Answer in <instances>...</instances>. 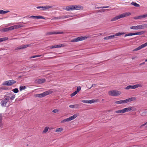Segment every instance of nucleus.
<instances>
[{"instance_id": "obj_16", "label": "nucleus", "mask_w": 147, "mask_h": 147, "mask_svg": "<svg viewBox=\"0 0 147 147\" xmlns=\"http://www.w3.org/2000/svg\"><path fill=\"white\" fill-rule=\"evenodd\" d=\"M6 100V99H4L1 101V104L2 106L3 107H5L6 106V104L8 102Z\"/></svg>"}, {"instance_id": "obj_43", "label": "nucleus", "mask_w": 147, "mask_h": 147, "mask_svg": "<svg viewBox=\"0 0 147 147\" xmlns=\"http://www.w3.org/2000/svg\"><path fill=\"white\" fill-rule=\"evenodd\" d=\"M38 67L37 64H34L30 68L32 69H34L35 68H36Z\"/></svg>"}, {"instance_id": "obj_41", "label": "nucleus", "mask_w": 147, "mask_h": 147, "mask_svg": "<svg viewBox=\"0 0 147 147\" xmlns=\"http://www.w3.org/2000/svg\"><path fill=\"white\" fill-rule=\"evenodd\" d=\"M59 48L58 45H55L54 46H52L50 47V48L51 49L55 48Z\"/></svg>"}, {"instance_id": "obj_53", "label": "nucleus", "mask_w": 147, "mask_h": 147, "mask_svg": "<svg viewBox=\"0 0 147 147\" xmlns=\"http://www.w3.org/2000/svg\"><path fill=\"white\" fill-rule=\"evenodd\" d=\"M69 107L70 108H74V105H71L69 106Z\"/></svg>"}, {"instance_id": "obj_28", "label": "nucleus", "mask_w": 147, "mask_h": 147, "mask_svg": "<svg viewBox=\"0 0 147 147\" xmlns=\"http://www.w3.org/2000/svg\"><path fill=\"white\" fill-rule=\"evenodd\" d=\"M52 7V6H51L50 5H46L45 6H44V11L46 10L47 9H48L49 8H51Z\"/></svg>"}, {"instance_id": "obj_55", "label": "nucleus", "mask_w": 147, "mask_h": 147, "mask_svg": "<svg viewBox=\"0 0 147 147\" xmlns=\"http://www.w3.org/2000/svg\"><path fill=\"white\" fill-rule=\"evenodd\" d=\"M109 7V6H101V8H108Z\"/></svg>"}, {"instance_id": "obj_45", "label": "nucleus", "mask_w": 147, "mask_h": 147, "mask_svg": "<svg viewBox=\"0 0 147 147\" xmlns=\"http://www.w3.org/2000/svg\"><path fill=\"white\" fill-rule=\"evenodd\" d=\"M81 89V87L80 86H78L77 88V90L76 91L77 92H79V91Z\"/></svg>"}, {"instance_id": "obj_37", "label": "nucleus", "mask_w": 147, "mask_h": 147, "mask_svg": "<svg viewBox=\"0 0 147 147\" xmlns=\"http://www.w3.org/2000/svg\"><path fill=\"white\" fill-rule=\"evenodd\" d=\"M8 28L9 31L11 30H13L15 29L14 26H13L9 27Z\"/></svg>"}, {"instance_id": "obj_50", "label": "nucleus", "mask_w": 147, "mask_h": 147, "mask_svg": "<svg viewBox=\"0 0 147 147\" xmlns=\"http://www.w3.org/2000/svg\"><path fill=\"white\" fill-rule=\"evenodd\" d=\"M122 101H123V104L126 103L128 102V101H127V99H126V100H122Z\"/></svg>"}, {"instance_id": "obj_21", "label": "nucleus", "mask_w": 147, "mask_h": 147, "mask_svg": "<svg viewBox=\"0 0 147 147\" xmlns=\"http://www.w3.org/2000/svg\"><path fill=\"white\" fill-rule=\"evenodd\" d=\"M115 112L116 113H125L124 109H123L119 110L117 111H115Z\"/></svg>"}, {"instance_id": "obj_32", "label": "nucleus", "mask_w": 147, "mask_h": 147, "mask_svg": "<svg viewBox=\"0 0 147 147\" xmlns=\"http://www.w3.org/2000/svg\"><path fill=\"white\" fill-rule=\"evenodd\" d=\"M8 39L7 37H3L0 38V42L6 40H8Z\"/></svg>"}, {"instance_id": "obj_49", "label": "nucleus", "mask_w": 147, "mask_h": 147, "mask_svg": "<svg viewBox=\"0 0 147 147\" xmlns=\"http://www.w3.org/2000/svg\"><path fill=\"white\" fill-rule=\"evenodd\" d=\"M52 112L54 113H57L58 112V110L57 109H55L54 110H53Z\"/></svg>"}, {"instance_id": "obj_64", "label": "nucleus", "mask_w": 147, "mask_h": 147, "mask_svg": "<svg viewBox=\"0 0 147 147\" xmlns=\"http://www.w3.org/2000/svg\"><path fill=\"white\" fill-rule=\"evenodd\" d=\"M97 8L98 9H99V8H101V7H97Z\"/></svg>"}, {"instance_id": "obj_5", "label": "nucleus", "mask_w": 147, "mask_h": 147, "mask_svg": "<svg viewBox=\"0 0 147 147\" xmlns=\"http://www.w3.org/2000/svg\"><path fill=\"white\" fill-rule=\"evenodd\" d=\"M16 81L13 80H8L4 82L2 84L3 86H11L12 85L16 83Z\"/></svg>"}, {"instance_id": "obj_22", "label": "nucleus", "mask_w": 147, "mask_h": 147, "mask_svg": "<svg viewBox=\"0 0 147 147\" xmlns=\"http://www.w3.org/2000/svg\"><path fill=\"white\" fill-rule=\"evenodd\" d=\"M23 26L22 24H18L14 25V27L15 29L19 28L21 27H22Z\"/></svg>"}, {"instance_id": "obj_38", "label": "nucleus", "mask_w": 147, "mask_h": 147, "mask_svg": "<svg viewBox=\"0 0 147 147\" xmlns=\"http://www.w3.org/2000/svg\"><path fill=\"white\" fill-rule=\"evenodd\" d=\"M95 102V100L94 99L92 100H88L87 103H94Z\"/></svg>"}, {"instance_id": "obj_30", "label": "nucleus", "mask_w": 147, "mask_h": 147, "mask_svg": "<svg viewBox=\"0 0 147 147\" xmlns=\"http://www.w3.org/2000/svg\"><path fill=\"white\" fill-rule=\"evenodd\" d=\"M26 88V87L25 86H21L20 87V90L21 91L23 90H24Z\"/></svg>"}, {"instance_id": "obj_60", "label": "nucleus", "mask_w": 147, "mask_h": 147, "mask_svg": "<svg viewBox=\"0 0 147 147\" xmlns=\"http://www.w3.org/2000/svg\"><path fill=\"white\" fill-rule=\"evenodd\" d=\"M42 10L44 11V6H41V8Z\"/></svg>"}, {"instance_id": "obj_58", "label": "nucleus", "mask_w": 147, "mask_h": 147, "mask_svg": "<svg viewBox=\"0 0 147 147\" xmlns=\"http://www.w3.org/2000/svg\"><path fill=\"white\" fill-rule=\"evenodd\" d=\"M38 57V56L34 55V56H32L30 57V58H35V57Z\"/></svg>"}, {"instance_id": "obj_61", "label": "nucleus", "mask_w": 147, "mask_h": 147, "mask_svg": "<svg viewBox=\"0 0 147 147\" xmlns=\"http://www.w3.org/2000/svg\"><path fill=\"white\" fill-rule=\"evenodd\" d=\"M95 85V84H92V86L90 88H89V89L91 88L92 87L94 86Z\"/></svg>"}, {"instance_id": "obj_20", "label": "nucleus", "mask_w": 147, "mask_h": 147, "mask_svg": "<svg viewBox=\"0 0 147 147\" xmlns=\"http://www.w3.org/2000/svg\"><path fill=\"white\" fill-rule=\"evenodd\" d=\"M136 97H131L127 99V101L128 102H130L131 101H132L136 100Z\"/></svg>"}, {"instance_id": "obj_54", "label": "nucleus", "mask_w": 147, "mask_h": 147, "mask_svg": "<svg viewBox=\"0 0 147 147\" xmlns=\"http://www.w3.org/2000/svg\"><path fill=\"white\" fill-rule=\"evenodd\" d=\"M69 17V16H63L62 17H61L63 18V19H64V18H68Z\"/></svg>"}, {"instance_id": "obj_34", "label": "nucleus", "mask_w": 147, "mask_h": 147, "mask_svg": "<svg viewBox=\"0 0 147 147\" xmlns=\"http://www.w3.org/2000/svg\"><path fill=\"white\" fill-rule=\"evenodd\" d=\"M125 34V33L124 32H123V33L118 32V33H117L116 34L115 36H120L122 34Z\"/></svg>"}, {"instance_id": "obj_6", "label": "nucleus", "mask_w": 147, "mask_h": 147, "mask_svg": "<svg viewBox=\"0 0 147 147\" xmlns=\"http://www.w3.org/2000/svg\"><path fill=\"white\" fill-rule=\"evenodd\" d=\"M87 37L86 36H79L76 38L73 39L71 40V42H76L84 40L86 39Z\"/></svg>"}, {"instance_id": "obj_11", "label": "nucleus", "mask_w": 147, "mask_h": 147, "mask_svg": "<svg viewBox=\"0 0 147 147\" xmlns=\"http://www.w3.org/2000/svg\"><path fill=\"white\" fill-rule=\"evenodd\" d=\"M63 33V32H47L46 34V35H50L54 34H62Z\"/></svg>"}, {"instance_id": "obj_27", "label": "nucleus", "mask_w": 147, "mask_h": 147, "mask_svg": "<svg viewBox=\"0 0 147 147\" xmlns=\"http://www.w3.org/2000/svg\"><path fill=\"white\" fill-rule=\"evenodd\" d=\"M70 121L69 118L65 119L62 121L61 122V123H65L66 122H69Z\"/></svg>"}, {"instance_id": "obj_2", "label": "nucleus", "mask_w": 147, "mask_h": 147, "mask_svg": "<svg viewBox=\"0 0 147 147\" xmlns=\"http://www.w3.org/2000/svg\"><path fill=\"white\" fill-rule=\"evenodd\" d=\"M52 91L49 90L48 91L45 92L41 94H35L34 95V96L35 97L42 98L45 97L47 95L51 94L52 93Z\"/></svg>"}, {"instance_id": "obj_36", "label": "nucleus", "mask_w": 147, "mask_h": 147, "mask_svg": "<svg viewBox=\"0 0 147 147\" xmlns=\"http://www.w3.org/2000/svg\"><path fill=\"white\" fill-rule=\"evenodd\" d=\"M49 127H46L45 128L44 130L43 131V133H46L48 131L49 129Z\"/></svg>"}, {"instance_id": "obj_24", "label": "nucleus", "mask_w": 147, "mask_h": 147, "mask_svg": "<svg viewBox=\"0 0 147 147\" xmlns=\"http://www.w3.org/2000/svg\"><path fill=\"white\" fill-rule=\"evenodd\" d=\"M9 12V11H4L2 10H0V14H4L7 13Z\"/></svg>"}, {"instance_id": "obj_46", "label": "nucleus", "mask_w": 147, "mask_h": 147, "mask_svg": "<svg viewBox=\"0 0 147 147\" xmlns=\"http://www.w3.org/2000/svg\"><path fill=\"white\" fill-rule=\"evenodd\" d=\"M63 18L61 17H54L53 18L52 20L56 19H63Z\"/></svg>"}, {"instance_id": "obj_8", "label": "nucleus", "mask_w": 147, "mask_h": 147, "mask_svg": "<svg viewBox=\"0 0 147 147\" xmlns=\"http://www.w3.org/2000/svg\"><path fill=\"white\" fill-rule=\"evenodd\" d=\"M31 44L28 45H21L19 47H16L15 49V50H18L21 49H24L31 46Z\"/></svg>"}, {"instance_id": "obj_44", "label": "nucleus", "mask_w": 147, "mask_h": 147, "mask_svg": "<svg viewBox=\"0 0 147 147\" xmlns=\"http://www.w3.org/2000/svg\"><path fill=\"white\" fill-rule=\"evenodd\" d=\"M66 46V45L65 44H60L59 45H58L59 48H60L61 47H65Z\"/></svg>"}, {"instance_id": "obj_3", "label": "nucleus", "mask_w": 147, "mask_h": 147, "mask_svg": "<svg viewBox=\"0 0 147 147\" xmlns=\"http://www.w3.org/2000/svg\"><path fill=\"white\" fill-rule=\"evenodd\" d=\"M147 28V24H144L138 26H133L130 27V28L131 29L138 30L141 29Z\"/></svg>"}, {"instance_id": "obj_63", "label": "nucleus", "mask_w": 147, "mask_h": 147, "mask_svg": "<svg viewBox=\"0 0 147 147\" xmlns=\"http://www.w3.org/2000/svg\"><path fill=\"white\" fill-rule=\"evenodd\" d=\"M41 6H38L37 7H36V8L37 9H41Z\"/></svg>"}, {"instance_id": "obj_23", "label": "nucleus", "mask_w": 147, "mask_h": 147, "mask_svg": "<svg viewBox=\"0 0 147 147\" xmlns=\"http://www.w3.org/2000/svg\"><path fill=\"white\" fill-rule=\"evenodd\" d=\"M8 95H12V96L10 98V99L11 100H13L15 98L16 96V94H13V95H12L11 93H9L8 94Z\"/></svg>"}, {"instance_id": "obj_18", "label": "nucleus", "mask_w": 147, "mask_h": 147, "mask_svg": "<svg viewBox=\"0 0 147 147\" xmlns=\"http://www.w3.org/2000/svg\"><path fill=\"white\" fill-rule=\"evenodd\" d=\"M79 115L78 114H76L74 115L73 116H71L69 117L70 121L73 120L76 118Z\"/></svg>"}, {"instance_id": "obj_51", "label": "nucleus", "mask_w": 147, "mask_h": 147, "mask_svg": "<svg viewBox=\"0 0 147 147\" xmlns=\"http://www.w3.org/2000/svg\"><path fill=\"white\" fill-rule=\"evenodd\" d=\"M109 10V9H102L100 10L99 11L100 12H102L105 11L106 10Z\"/></svg>"}, {"instance_id": "obj_7", "label": "nucleus", "mask_w": 147, "mask_h": 147, "mask_svg": "<svg viewBox=\"0 0 147 147\" xmlns=\"http://www.w3.org/2000/svg\"><path fill=\"white\" fill-rule=\"evenodd\" d=\"M142 86L140 84H136L133 86L129 85L127 86L125 89L127 90H128L130 89H134L137 88H138L140 87H141Z\"/></svg>"}, {"instance_id": "obj_19", "label": "nucleus", "mask_w": 147, "mask_h": 147, "mask_svg": "<svg viewBox=\"0 0 147 147\" xmlns=\"http://www.w3.org/2000/svg\"><path fill=\"white\" fill-rule=\"evenodd\" d=\"M115 37V35H111L109 36H106L104 38V39L105 40H108L110 39H112L113 38Z\"/></svg>"}, {"instance_id": "obj_47", "label": "nucleus", "mask_w": 147, "mask_h": 147, "mask_svg": "<svg viewBox=\"0 0 147 147\" xmlns=\"http://www.w3.org/2000/svg\"><path fill=\"white\" fill-rule=\"evenodd\" d=\"M4 97H6V98H5V99H7V100L8 101L9 100V98H10V97H9V96H6V95H5L4 96Z\"/></svg>"}, {"instance_id": "obj_59", "label": "nucleus", "mask_w": 147, "mask_h": 147, "mask_svg": "<svg viewBox=\"0 0 147 147\" xmlns=\"http://www.w3.org/2000/svg\"><path fill=\"white\" fill-rule=\"evenodd\" d=\"M78 105H74V108H78Z\"/></svg>"}, {"instance_id": "obj_56", "label": "nucleus", "mask_w": 147, "mask_h": 147, "mask_svg": "<svg viewBox=\"0 0 147 147\" xmlns=\"http://www.w3.org/2000/svg\"><path fill=\"white\" fill-rule=\"evenodd\" d=\"M147 124V122H146L145 123L141 125V126H140V127H142L144 126L145 125H146Z\"/></svg>"}, {"instance_id": "obj_25", "label": "nucleus", "mask_w": 147, "mask_h": 147, "mask_svg": "<svg viewBox=\"0 0 147 147\" xmlns=\"http://www.w3.org/2000/svg\"><path fill=\"white\" fill-rule=\"evenodd\" d=\"M131 4L133 5L134 6L136 7H139L140 5L139 4H138L134 2H132L131 3Z\"/></svg>"}, {"instance_id": "obj_13", "label": "nucleus", "mask_w": 147, "mask_h": 147, "mask_svg": "<svg viewBox=\"0 0 147 147\" xmlns=\"http://www.w3.org/2000/svg\"><path fill=\"white\" fill-rule=\"evenodd\" d=\"M75 8L74 7V5H70L66 6L65 8V10L68 11H70L75 10Z\"/></svg>"}, {"instance_id": "obj_33", "label": "nucleus", "mask_w": 147, "mask_h": 147, "mask_svg": "<svg viewBox=\"0 0 147 147\" xmlns=\"http://www.w3.org/2000/svg\"><path fill=\"white\" fill-rule=\"evenodd\" d=\"M1 31L3 32H6L9 31V30L8 28H6L1 29Z\"/></svg>"}, {"instance_id": "obj_52", "label": "nucleus", "mask_w": 147, "mask_h": 147, "mask_svg": "<svg viewBox=\"0 0 147 147\" xmlns=\"http://www.w3.org/2000/svg\"><path fill=\"white\" fill-rule=\"evenodd\" d=\"M82 102L84 103H87L88 100H82Z\"/></svg>"}, {"instance_id": "obj_57", "label": "nucleus", "mask_w": 147, "mask_h": 147, "mask_svg": "<svg viewBox=\"0 0 147 147\" xmlns=\"http://www.w3.org/2000/svg\"><path fill=\"white\" fill-rule=\"evenodd\" d=\"M2 121H0V127L2 128L3 127V124L2 123Z\"/></svg>"}, {"instance_id": "obj_40", "label": "nucleus", "mask_w": 147, "mask_h": 147, "mask_svg": "<svg viewBox=\"0 0 147 147\" xmlns=\"http://www.w3.org/2000/svg\"><path fill=\"white\" fill-rule=\"evenodd\" d=\"M115 103L117 104H123L122 100L116 101L115 102Z\"/></svg>"}, {"instance_id": "obj_29", "label": "nucleus", "mask_w": 147, "mask_h": 147, "mask_svg": "<svg viewBox=\"0 0 147 147\" xmlns=\"http://www.w3.org/2000/svg\"><path fill=\"white\" fill-rule=\"evenodd\" d=\"M145 31H142L139 32H137L135 33V35H141L143 34L144 32H145Z\"/></svg>"}, {"instance_id": "obj_9", "label": "nucleus", "mask_w": 147, "mask_h": 147, "mask_svg": "<svg viewBox=\"0 0 147 147\" xmlns=\"http://www.w3.org/2000/svg\"><path fill=\"white\" fill-rule=\"evenodd\" d=\"M125 113L128 111H134L136 110V108L134 107H130L124 109Z\"/></svg>"}, {"instance_id": "obj_15", "label": "nucleus", "mask_w": 147, "mask_h": 147, "mask_svg": "<svg viewBox=\"0 0 147 147\" xmlns=\"http://www.w3.org/2000/svg\"><path fill=\"white\" fill-rule=\"evenodd\" d=\"M146 17H147V14H144L142 15H141L135 17H134V18L135 20H137L138 19H141L142 18H143Z\"/></svg>"}, {"instance_id": "obj_4", "label": "nucleus", "mask_w": 147, "mask_h": 147, "mask_svg": "<svg viewBox=\"0 0 147 147\" xmlns=\"http://www.w3.org/2000/svg\"><path fill=\"white\" fill-rule=\"evenodd\" d=\"M121 92L118 90H113L110 91L109 92V94L111 96H114L120 95Z\"/></svg>"}, {"instance_id": "obj_14", "label": "nucleus", "mask_w": 147, "mask_h": 147, "mask_svg": "<svg viewBox=\"0 0 147 147\" xmlns=\"http://www.w3.org/2000/svg\"><path fill=\"white\" fill-rule=\"evenodd\" d=\"M46 81V80L44 78L36 79L35 80V82L38 84H41L44 83Z\"/></svg>"}, {"instance_id": "obj_1", "label": "nucleus", "mask_w": 147, "mask_h": 147, "mask_svg": "<svg viewBox=\"0 0 147 147\" xmlns=\"http://www.w3.org/2000/svg\"><path fill=\"white\" fill-rule=\"evenodd\" d=\"M130 15L131 13L130 12H126L123 13L113 18L112 19H111V21H115L121 18H124L125 17L129 16Z\"/></svg>"}, {"instance_id": "obj_10", "label": "nucleus", "mask_w": 147, "mask_h": 147, "mask_svg": "<svg viewBox=\"0 0 147 147\" xmlns=\"http://www.w3.org/2000/svg\"><path fill=\"white\" fill-rule=\"evenodd\" d=\"M147 46V42L145 43L142 44L140 46L138 47L137 48L134 49L133 50V51H136L138 50H140L141 49Z\"/></svg>"}, {"instance_id": "obj_39", "label": "nucleus", "mask_w": 147, "mask_h": 147, "mask_svg": "<svg viewBox=\"0 0 147 147\" xmlns=\"http://www.w3.org/2000/svg\"><path fill=\"white\" fill-rule=\"evenodd\" d=\"M8 89V87H0V90H7Z\"/></svg>"}, {"instance_id": "obj_62", "label": "nucleus", "mask_w": 147, "mask_h": 147, "mask_svg": "<svg viewBox=\"0 0 147 147\" xmlns=\"http://www.w3.org/2000/svg\"><path fill=\"white\" fill-rule=\"evenodd\" d=\"M147 113V111L144 112H143V113H142V115L143 114H146Z\"/></svg>"}, {"instance_id": "obj_17", "label": "nucleus", "mask_w": 147, "mask_h": 147, "mask_svg": "<svg viewBox=\"0 0 147 147\" xmlns=\"http://www.w3.org/2000/svg\"><path fill=\"white\" fill-rule=\"evenodd\" d=\"M74 7L75 8V10H82L83 7L82 6L80 5H74Z\"/></svg>"}, {"instance_id": "obj_26", "label": "nucleus", "mask_w": 147, "mask_h": 147, "mask_svg": "<svg viewBox=\"0 0 147 147\" xmlns=\"http://www.w3.org/2000/svg\"><path fill=\"white\" fill-rule=\"evenodd\" d=\"M135 35V33H130L128 34H125L124 35V37H126L127 36H131Z\"/></svg>"}, {"instance_id": "obj_48", "label": "nucleus", "mask_w": 147, "mask_h": 147, "mask_svg": "<svg viewBox=\"0 0 147 147\" xmlns=\"http://www.w3.org/2000/svg\"><path fill=\"white\" fill-rule=\"evenodd\" d=\"M3 115L2 113H0V121H2Z\"/></svg>"}, {"instance_id": "obj_42", "label": "nucleus", "mask_w": 147, "mask_h": 147, "mask_svg": "<svg viewBox=\"0 0 147 147\" xmlns=\"http://www.w3.org/2000/svg\"><path fill=\"white\" fill-rule=\"evenodd\" d=\"M77 92L76 91L73 93L71 94L70 96L71 97L75 95L77 93Z\"/></svg>"}, {"instance_id": "obj_12", "label": "nucleus", "mask_w": 147, "mask_h": 147, "mask_svg": "<svg viewBox=\"0 0 147 147\" xmlns=\"http://www.w3.org/2000/svg\"><path fill=\"white\" fill-rule=\"evenodd\" d=\"M28 18H32L36 19H46L44 17L42 16H28Z\"/></svg>"}, {"instance_id": "obj_35", "label": "nucleus", "mask_w": 147, "mask_h": 147, "mask_svg": "<svg viewBox=\"0 0 147 147\" xmlns=\"http://www.w3.org/2000/svg\"><path fill=\"white\" fill-rule=\"evenodd\" d=\"M12 91L15 93H16L18 92L19 90L18 88H15L12 90Z\"/></svg>"}, {"instance_id": "obj_31", "label": "nucleus", "mask_w": 147, "mask_h": 147, "mask_svg": "<svg viewBox=\"0 0 147 147\" xmlns=\"http://www.w3.org/2000/svg\"><path fill=\"white\" fill-rule=\"evenodd\" d=\"M63 130V129L62 128L60 127L57 129L55 131L56 132H59Z\"/></svg>"}]
</instances>
